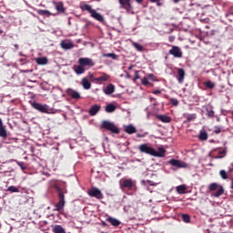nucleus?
<instances>
[{"label":"nucleus","instance_id":"27","mask_svg":"<svg viewBox=\"0 0 233 233\" xmlns=\"http://www.w3.org/2000/svg\"><path fill=\"white\" fill-rule=\"evenodd\" d=\"M53 232L54 233H66V231L65 230V228L61 225L55 226V228H53Z\"/></svg>","mask_w":233,"mask_h":233},{"label":"nucleus","instance_id":"48","mask_svg":"<svg viewBox=\"0 0 233 233\" xmlns=\"http://www.w3.org/2000/svg\"><path fill=\"white\" fill-rule=\"evenodd\" d=\"M153 94H155V95L161 94V91L160 90H155V91H153Z\"/></svg>","mask_w":233,"mask_h":233},{"label":"nucleus","instance_id":"33","mask_svg":"<svg viewBox=\"0 0 233 233\" xmlns=\"http://www.w3.org/2000/svg\"><path fill=\"white\" fill-rule=\"evenodd\" d=\"M132 45L137 50V52H143V50H145V47L137 42H132Z\"/></svg>","mask_w":233,"mask_h":233},{"label":"nucleus","instance_id":"10","mask_svg":"<svg viewBox=\"0 0 233 233\" xmlns=\"http://www.w3.org/2000/svg\"><path fill=\"white\" fill-rule=\"evenodd\" d=\"M169 56H174L175 57L181 59L183 57V51L177 46H172V48L168 51Z\"/></svg>","mask_w":233,"mask_h":233},{"label":"nucleus","instance_id":"47","mask_svg":"<svg viewBox=\"0 0 233 233\" xmlns=\"http://www.w3.org/2000/svg\"><path fill=\"white\" fill-rule=\"evenodd\" d=\"M141 76H139V72L136 71L135 72V80L136 79H140Z\"/></svg>","mask_w":233,"mask_h":233},{"label":"nucleus","instance_id":"12","mask_svg":"<svg viewBox=\"0 0 233 233\" xmlns=\"http://www.w3.org/2000/svg\"><path fill=\"white\" fill-rule=\"evenodd\" d=\"M66 94L67 96H69V97H71V99H81V94H79V92L72 89V88H67L66 89Z\"/></svg>","mask_w":233,"mask_h":233},{"label":"nucleus","instance_id":"16","mask_svg":"<svg viewBox=\"0 0 233 233\" xmlns=\"http://www.w3.org/2000/svg\"><path fill=\"white\" fill-rule=\"evenodd\" d=\"M177 82L181 85L185 81V76H186L185 69L177 68Z\"/></svg>","mask_w":233,"mask_h":233},{"label":"nucleus","instance_id":"6","mask_svg":"<svg viewBox=\"0 0 233 233\" xmlns=\"http://www.w3.org/2000/svg\"><path fill=\"white\" fill-rule=\"evenodd\" d=\"M31 106L35 108V110H37L38 112H41L42 114H50V107L48 105L45 104H39L37 102H33L31 104Z\"/></svg>","mask_w":233,"mask_h":233},{"label":"nucleus","instance_id":"43","mask_svg":"<svg viewBox=\"0 0 233 233\" xmlns=\"http://www.w3.org/2000/svg\"><path fill=\"white\" fill-rule=\"evenodd\" d=\"M147 183L150 185V187H157V183L152 181V180H147Z\"/></svg>","mask_w":233,"mask_h":233},{"label":"nucleus","instance_id":"17","mask_svg":"<svg viewBox=\"0 0 233 233\" xmlns=\"http://www.w3.org/2000/svg\"><path fill=\"white\" fill-rule=\"evenodd\" d=\"M115 92H116V86H114L113 84H108L106 86V88H104V94H106V96H110Z\"/></svg>","mask_w":233,"mask_h":233},{"label":"nucleus","instance_id":"23","mask_svg":"<svg viewBox=\"0 0 233 233\" xmlns=\"http://www.w3.org/2000/svg\"><path fill=\"white\" fill-rule=\"evenodd\" d=\"M157 118L162 123H170L172 121V118L167 115H158Z\"/></svg>","mask_w":233,"mask_h":233},{"label":"nucleus","instance_id":"38","mask_svg":"<svg viewBox=\"0 0 233 233\" xmlns=\"http://www.w3.org/2000/svg\"><path fill=\"white\" fill-rule=\"evenodd\" d=\"M16 165H18V167H20L22 170H26V165L25 164V162L17 161Z\"/></svg>","mask_w":233,"mask_h":233},{"label":"nucleus","instance_id":"3","mask_svg":"<svg viewBox=\"0 0 233 233\" xmlns=\"http://www.w3.org/2000/svg\"><path fill=\"white\" fill-rule=\"evenodd\" d=\"M82 10H86V12H88L90 14L91 17L93 19H96V21H98L99 23H105V17L102 16L101 14L97 13L96 9H92V6L90 5H84L81 6Z\"/></svg>","mask_w":233,"mask_h":233},{"label":"nucleus","instance_id":"50","mask_svg":"<svg viewBox=\"0 0 233 233\" xmlns=\"http://www.w3.org/2000/svg\"><path fill=\"white\" fill-rule=\"evenodd\" d=\"M149 100H150V102L152 103V101H156V98L150 97Z\"/></svg>","mask_w":233,"mask_h":233},{"label":"nucleus","instance_id":"18","mask_svg":"<svg viewBox=\"0 0 233 233\" xmlns=\"http://www.w3.org/2000/svg\"><path fill=\"white\" fill-rule=\"evenodd\" d=\"M53 5H55V8L58 14H65V5L63 2H53Z\"/></svg>","mask_w":233,"mask_h":233},{"label":"nucleus","instance_id":"19","mask_svg":"<svg viewBox=\"0 0 233 233\" xmlns=\"http://www.w3.org/2000/svg\"><path fill=\"white\" fill-rule=\"evenodd\" d=\"M60 46H61V48H63V50H72V48L74 47V43L67 42V41H62L60 43Z\"/></svg>","mask_w":233,"mask_h":233},{"label":"nucleus","instance_id":"45","mask_svg":"<svg viewBox=\"0 0 233 233\" xmlns=\"http://www.w3.org/2000/svg\"><path fill=\"white\" fill-rule=\"evenodd\" d=\"M215 134H221V127H215Z\"/></svg>","mask_w":233,"mask_h":233},{"label":"nucleus","instance_id":"1","mask_svg":"<svg viewBox=\"0 0 233 233\" xmlns=\"http://www.w3.org/2000/svg\"><path fill=\"white\" fill-rule=\"evenodd\" d=\"M138 150L141 154H147V156H153L154 157H165L167 152L163 147L158 148L157 151L149 144H141L138 147Z\"/></svg>","mask_w":233,"mask_h":233},{"label":"nucleus","instance_id":"7","mask_svg":"<svg viewBox=\"0 0 233 233\" xmlns=\"http://www.w3.org/2000/svg\"><path fill=\"white\" fill-rule=\"evenodd\" d=\"M130 1L132 0H118L120 8L127 10V12H130V10H132V4L130 3ZM135 1L138 5H141V3H143V0H135Z\"/></svg>","mask_w":233,"mask_h":233},{"label":"nucleus","instance_id":"20","mask_svg":"<svg viewBox=\"0 0 233 233\" xmlns=\"http://www.w3.org/2000/svg\"><path fill=\"white\" fill-rule=\"evenodd\" d=\"M106 221H107V223H110V225H112L113 227H119L121 225V221L112 217H108Z\"/></svg>","mask_w":233,"mask_h":233},{"label":"nucleus","instance_id":"51","mask_svg":"<svg viewBox=\"0 0 233 233\" xmlns=\"http://www.w3.org/2000/svg\"><path fill=\"white\" fill-rule=\"evenodd\" d=\"M137 137H143L141 134H137Z\"/></svg>","mask_w":233,"mask_h":233},{"label":"nucleus","instance_id":"37","mask_svg":"<svg viewBox=\"0 0 233 233\" xmlns=\"http://www.w3.org/2000/svg\"><path fill=\"white\" fill-rule=\"evenodd\" d=\"M7 192H19V188H17L15 186H10L8 188H7Z\"/></svg>","mask_w":233,"mask_h":233},{"label":"nucleus","instance_id":"53","mask_svg":"<svg viewBox=\"0 0 233 233\" xmlns=\"http://www.w3.org/2000/svg\"><path fill=\"white\" fill-rule=\"evenodd\" d=\"M103 225H104V226H106V223L103 222Z\"/></svg>","mask_w":233,"mask_h":233},{"label":"nucleus","instance_id":"32","mask_svg":"<svg viewBox=\"0 0 233 233\" xmlns=\"http://www.w3.org/2000/svg\"><path fill=\"white\" fill-rule=\"evenodd\" d=\"M37 14L38 15H46V17H50V15H52V13H50V11L45 9H39L37 11Z\"/></svg>","mask_w":233,"mask_h":233},{"label":"nucleus","instance_id":"29","mask_svg":"<svg viewBox=\"0 0 233 233\" xmlns=\"http://www.w3.org/2000/svg\"><path fill=\"white\" fill-rule=\"evenodd\" d=\"M204 86L206 88H208L209 90H212V88L216 87V83H214L210 80H208V81L204 82Z\"/></svg>","mask_w":233,"mask_h":233},{"label":"nucleus","instance_id":"44","mask_svg":"<svg viewBox=\"0 0 233 233\" xmlns=\"http://www.w3.org/2000/svg\"><path fill=\"white\" fill-rule=\"evenodd\" d=\"M148 79H151V81H156V76H154V74H149L147 75Z\"/></svg>","mask_w":233,"mask_h":233},{"label":"nucleus","instance_id":"42","mask_svg":"<svg viewBox=\"0 0 233 233\" xmlns=\"http://www.w3.org/2000/svg\"><path fill=\"white\" fill-rule=\"evenodd\" d=\"M208 117H214V110L210 109L207 111Z\"/></svg>","mask_w":233,"mask_h":233},{"label":"nucleus","instance_id":"8","mask_svg":"<svg viewBox=\"0 0 233 233\" xmlns=\"http://www.w3.org/2000/svg\"><path fill=\"white\" fill-rule=\"evenodd\" d=\"M78 65L82 66L84 68L88 66V68L95 66L96 63H94V60L92 58L88 57H81L78 59Z\"/></svg>","mask_w":233,"mask_h":233},{"label":"nucleus","instance_id":"15","mask_svg":"<svg viewBox=\"0 0 233 233\" xmlns=\"http://www.w3.org/2000/svg\"><path fill=\"white\" fill-rule=\"evenodd\" d=\"M73 70H74L75 74H76V76H81V75L85 74V72H86V68L80 66V64L75 65L73 66Z\"/></svg>","mask_w":233,"mask_h":233},{"label":"nucleus","instance_id":"35","mask_svg":"<svg viewBox=\"0 0 233 233\" xmlns=\"http://www.w3.org/2000/svg\"><path fill=\"white\" fill-rule=\"evenodd\" d=\"M181 219L184 221V223H190V215L188 214H182Z\"/></svg>","mask_w":233,"mask_h":233},{"label":"nucleus","instance_id":"14","mask_svg":"<svg viewBox=\"0 0 233 233\" xmlns=\"http://www.w3.org/2000/svg\"><path fill=\"white\" fill-rule=\"evenodd\" d=\"M168 163L169 165H172V167H176L177 168H185L186 167L185 163L174 158L170 159Z\"/></svg>","mask_w":233,"mask_h":233},{"label":"nucleus","instance_id":"9","mask_svg":"<svg viewBox=\"0 0 233 233\" xmlns=\"http://www.w3.org/2000/svg\"><path fill=\"white\" fill-rule=\"evenodd\" d=\"M87 194L90 196V198H96V199H103L104 198L103 193L97 187L88 189Z\"/></svg>","mask_w":233,"mask_h":233},{"label":"nucleus","instance_id":"49","mask_svg":"<svg viewBox=\"0 0 233 233\" xmlns=\"http://www.w3.org/2000/svg\"><path fill=\"white\" fill-rule=\"evenodd\" d=\"M151 3H159V0H150Z\"/></svg>","mask_w":233,"mask_h":233},{"label":"nucleus","instance_id":"41","mask_svg":"<svg viewBox=\"0 0 233 233\" xmlns=\"http://www.w3.org/2000/svg\"><path fill=\"white\" fill-rule=\"evenodd\" d=\"M194 119H196V115H189L187 117L188 123H190V121H194Z\"/></svg>","mask_w":233,"mask_h":233},{"label":"nucleus","instance_id":"34","mask_svg":"<svg viewBox=\"0 0 233 233\" xmlns=\"http://www.w3.org/2000/svg\"><path fill=\"white\" fill-rule=\"evenodd\" d=\"M102 57H111V59H117V55H116L115 53H107V54H103Z\"/></svg>","mask_w":233,"mask_h":233},{"label":"nucleus","instance_id":"11","mask_svg":"<svg viewBox=\"0 0 233 233\" xmlns=\"http://www.w3.org/2000/svg\"><path fill=\"white\" fill-rule=\"evenodd\" d=\"M121 188H127V190H132L136 187V182L131 178L124 179L120 184Z\"/></svg>","mask_w":233,"mask_h":233},{"label":"nucleus","instance_id":"30","mask_svg":"<svg viewBox=\"0 0 233 233\" xmlns=\"http://www.w3.org/2000/svg\"><path fill=\"white\" fill-rule=\"evenodd\" d=\"M176 190H177V194H186V192H187V186H185V185L177 186L176 187Z\"/></svg>","mask_w":233,"mask_h":233},{"label":"nucleus","instance_id":"28","mask_svg":"<svg viewBox=\"0 0 233 233\" xmlns=\"http://www.w3.org/2000/svg\"><path fill=\"white\" fill-rule=\"evenodd\" d=\"M198 139L200 141H207V139H208V133H207V131H200Z\"/></svg>","mask_w":233,"mask_h":233},{"label":"nucleus","instance_id":"39","mask_svg":"<svg viewBox=\"0 0 233 233\" xmlns=\"http://www.w3.org/2000/svg\"><path fill=\"white\" fill-rule=\"evenodd\" d=\"M170 104L173 105V106H177V105H179V101L176 98H170Z\"/></svg>","mask_w":233,"mask_h":233},{"label":"nucleus","instance_id":"21","mask_svg":"<svg viewBox=\"0 0 233 233\" xmlns=\"http://www.w3.org/2000/svg\"><path fill=\"white\" fill-rule=\"evenodd\" d=\"M108 79H110V76L103 73L101 76L95 78V81H96L97 83H106Z\"/></svg>","mask_w":233,"mask_h":233},{"label":"nucleus","instance_id":"40","mask_svg":"<svg viewBox=\"0 0 233 233\" xmlns=\"http://www.w3.org/2000/svg\"><path fill=\"white\" fill-rule=\"evenodd\" d=\"M141 83H142V85H143L144 86H147V85L149 84L148 78H147V77L142 78Z\"/></svg>","mask_w":233,"mask_h":233},{"label":"nucleus","instance_id":"13","mask_svg":"<svg viewBox=\"0 0 233 233\" xmlns=\"http://www.w3.org/2000/svg\"><path fill=\"white\" fill-rule=\"evenodd\" d=\"M0 137L2 139H6L8 137V131L6 130V126L3 124V119L0 118Z\"/></svg>","mask_w":233,"mask_h":233},{"label":"nucleus","instance_id":"36","mask_svg":"<svg viewBox=\"0 0 233 233\" xmlns=\"http://www.w3.org/2000/svg\"><path fill=\"white\" fill-rule=\"evenodd\" d=\"M219 176L222 177V179H228V174H227V171L224 169L219 171Z\"/></svg>","mask_w":233,"mask_h":233},{"label":"nucleus","instance_id":"4","mask_svg":"<svg viewBox=\"0 0 233 233\" xmlns=\"http://www.w3.org/2000/svg\"><path fill=\"white\" fill-rule=\"evenodd\" d=\"M100 128L108 130V132H111L112 134H119V128L116 127L115 123H112L108 120H104L100 125Z\"/></svg>","mask_w":233,"mask_h":233},{"label":"nucleus","instance_id":"52","mask_svg":"<svg viewBox=\"0 0 233 233\" xmlns=\"http://www.w3.org/2000/svg\"><path fill=\"white\" fill-rule=\"evenodd\" d=\"M231 116H233V110L231 111Z\"/></svg>","mask_w":233,"mask_h":233},{"label":"nucleus","instance_id":"46","mask_svg":"<svg viewBox=\"0 0 233 233\" xmlns=\"http://www.w3.org/2000/svg\"><path fill=\"white\" fill-rule=\"evenodd\" d=\"M88 76H89V79H91V81H96V78H94V74L89 73Z\"/></svg>","mask_w":233,"mask_h":233},{"label":"nucleus","instance_id":"24","mask_svg":"<svg viewBox=\"0 0 233 233\" xmlns=\"http://www.w3.org/2000/svg\"><path fill=\"white\" fill-rule=\"evenodd\" d=\"M82 86L85 90H90V88H92V84L90 83V81H88V79L83 78Z\"/></svg>","mask_w":233,"mask_h":233},{"label":"nucleus","instance_id":"25","mask_svg":"<svg viewBox=\"0 0 233 233\" xmlns=\"http://www.w3.org/2000/svg\"><path fill=\"white\" fill-rule=\"evenodd\" d=\"M125 132L127 134H136L137 132V129H136V127L128 125L125 127Z\"/></svg>","mask_w":233,"mask_h":233},{"label":"nucleus","instance_id":"2","mask_svg":"<svg viewBox=\"0 0 233 233\" xmlns=\"http://www.w3.org/2000/svg\"><path fill=\"white\" fill-rule=\"evenodd\" d=\"M57 196H58V203L56 204V210L57 212L63 210L65 208L66 201H65V195L66 194L67 190L66 188H62L59 187H56Z\"/></svg>","mask_w":233,"mask_h":233},{"label":"nucleus","instance_id":"31","mask_svg":"<svg viewBox=\"0 0 233 233\" xmlns=\"http://www.w3.org/2000/svg\"><path fill=\"white\" fill-rule=\"evenodd\" d=\"M106 112H107V114H112V112H116V106H114V104L106 105Z\"/></svg>","mask_w":233,"mask_h":233},{"label":"nucleus","instance_id":"22","mask_svg":"<svg viewBox=\"0 0 233 233\" xmlns=\"http://www.w3.org/2000/svg\"><path fill=\"white\" fill-rule=\"evenodd\" d=\"M101 110V106L94 105L89 109V116H96Z\"/></svg>","mask_w":233,"mask_h":233},{"label":"nucleus","instance_id":"5","mask_svg":"<svg viewBox=\"0 0 233 233\" xmlns=\"http://www.w3.org/2000/svg\"><path fill=\"white\" fill-rule=\"evenodd\" d=\"M208 189L210 192H214L217 190V192L213 195L214 198H219V196H223L225 189L223 188V186H219L218 183H211L208 187Z\"/></svg>","mask_w":233,"mask_h":233},{"label":"nucleus","instance_id":"26","mask_svg":"<svg viewBox=\"0 0 233 233\" xmlns=\"http://www.w3.org/2000/svg\"><path fill=\"white\" fill-rule=\"evenodd\" d=\"M35 63H36V65H41V66L48 65V58L37 57V58H35Z\"/></svg>","mask_w":233,"mask_h":233}]
</instances>
